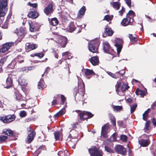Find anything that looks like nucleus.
<instances>
[{"instance_id":"72a5a7b5","label":"nucleus","mask_w":156,"mask_h":156,"mask_svg":"<svg viewBox=\"0 0 156 156\" xmlns=\"http://www.w3.org/2000/svg\"><path fill=\"white\" fill-rule=\"evenodd\" d=\"M60 98V94H58L55 96L54 97L53 100L51 102V105H55L57 104V101L59 100Z\"/></svg>"},{"instance_id":"052dcab7","label":"nucleus","mask_w":156,"mask_h":156,"mask_svg":"<svg viewBox=\"0 0 156 156\" xmlns=\"http://www.w3.org/2000/svg\"><path fill=\"white\" fill-rule=\"evenodd\" d=\"M135 16V12L132 10H129L126 15V16L128 17H130L129 16Z\"/></svg>"},{"instance_id":"a211bd4d","label":"nucleus","mask_w":156,"mask_h":156,"mask_svg":"<svg viewBox=\"0 0 156 156\" xmlns=\"http://www.w3.org/2000/svg\"><path fill=\"white\" fill-rule=\"evenodd\" d=\"M36 135V133L34 131H32L27 136L26 140V142L27 144H30L34 140Z\"/></svg>"},{"instance_id":"680f3d73","label":"nucleus","mask_w":156,"mask_h":156,"mask_svg":"<svg viewBox=\"0 0 156 156\" xmlns=\"http://www.w3.org/2000/svg\"><path fill=\"white\" fill-rule=\"evenodd\" d=\"M118 73L119 74V78L121 76H123L125 73V71L123 69L122 70H120L119 72H116Z\"/></svg>"},{"instance_id":"c9c22d12","label":"nucleus","mask_w":156,"mask_h":156,"mask_svg":"<svg viewBox=\"0 0 156 156\" xmlns=\"http://www.w3.org/2000/svg\"><path fill=\"white\" fill-rule=\"evenodd\" d=\"M150 111V109H148L143 114V119L144 121H147L149 116L148 114Z\"/></svg>"},{"instance_id":"bf43d9fd","label":"nucleus","mask_w":156,"mask_h":156,"mask_svg":"<svg viewBox=\"0 0 156 156\" xmlns=\"http://www.w3.org/2000/svg\"><path fill=\"white\" fill-rule=\"evenodd\" d=\"M27 5L34 8H36L37 7V3H32L30 2H29L27 3Z\"/></svg>"},{"instance_id":"69168bd1","label":"nucleus","mask_w":156,"mask_h":156,"mask_svg":"<svg viewBox=\"0 0 156 156\" xmlns=\"http://www.w3.org/2000/svg\"><path fill=\"white\" fill-rule=\"evenodd\" d=\"M27 115V113L25 111H21L20 113V116L21 118L25 117Z\"/></svg>"},{"instance_id":"774afa93","label":"nucleus","mask_w":156,"mask_h":156,"mask_svg":"<svg viewBox=\"0 0 156 156\" xmlns=\"http://www.w3.org/2000/svg\"><path fill=\"white\" fill-rule=\"evenodd\" d=\"M125 8L123 6L122 7V9L119 11V12L120 13V14L121 16L123 15V13L125 12Z\"/></svg>"},{"instance_id":"7c9ffc66","label":"nucleus","mask_w":156,"mask_h":156,"mask_svg":"<svg viewBox=\"0 0 156 156\" xmlns=\"http://www.w3.org/2000/svg\"><path fill=\"white\" fill-rule=\"evenodd\" d=\"M109 116L110 120L111 121V122L112 123L113 126H116V119L115 118L114 115L111 113L109 114Z\"/></svg>"},{"instance_id":"5fc2aeb1","label":"nucleus","mask_w":156,"mask_h":156,"mask_svg":"<svg viewBox=\"0 0 156 156\" xmlns=\"http://www.w3.org/2000/svg\"><path fill=\"white\" fill-rule=\"evenodd\" d=\"M137 107V104H135L132 105L131 106L130 112L131 113H133L135 110L136 108Z\"/></svg>"},{"instance_id":"c85d7f7f","label":"nucleus","mask_w":156,"mask_h":156,"mask_svg":"<svg viewBox=\"0 0 156 156\" xmlns=\"http://www.w3.org/2000/svg\"><path fill=\"white\" fill-rule=\"evenodd\" d=\"M48 20L50 24L53 26H56L58 24L59 22L57 19L55 17L52 18L51 19L48 18Z\"/></svg>"},{"instance_id":"f257e3e1","label":"nucleus","mask_w":156,"mask_h":156,"mask_svg":"<svg viewBox=\"0 0 156 156\" xmlns=\"http://www.w3.org/2000/svg\"><path fill=\"white\" fill-rule=\"evenodd\" d=\"M80 88L79 90L78 88L76 87H75L73 90V94L75 98L78 92H79L80 94L79 98V101L82 100L83 99V96L85 94V87L84 83L82 80V83L80 84Z\"/></svg>"},{"instance_id":"c03bdc74","label":"nucleus","mask_w":156,"mask_h":156,"mask_svg":"<svg viewBox=\"0 0 156 156\" xmlns=\"http://www.w3.org/2000/svg\"><path fill=\"white\" fill-rule=\"evenodd\" d=\"M8 139V137L5 135L0 136V144L5 142Z\"/></svg>"},{"instance_id":"37998d69","label":"nucleus","mask_w":156,"mask_h":156,"mask_svg":"<svg viewBox=\"0 0 156 156\" xmlns=\"http://www.w3.org/2000/svg\"><path fill=\"white\" fill-rule=\"evenodd\" d=\"M151 122L150 120L147 121L145 125V127L144 128V129L147 130L149 131L150 130V124Z\"/></svg>"},{"instance_id":"de8ad7c7","label":"nucleus","mask_w":156,"mask_h":156,"mask_svg":"<svg viewBox=\"0 0 156 156\" xmlns=\"http://www.w3.org/2000/svg\"><path fill=\"white\" fill-rule=\"evenodd\" d=\"M112 18H113V16L111 17V16L108 15H105L104 16L103 20H105L108 22H109V21L112 20Z\"/></svg>"},{"instance_id":"f3484780","label":"nucleus","mask_w":156,"mask_h":156,"mask_svg":"<svg viewBox=\"0 0 156 156\" xmlns=\"http://www.w3.org/2000/svg\"><path fill=\"white\" fill-rule=\"evenodd\" d=\"M14 45L12 42L6 43L2 45L0 49V52L3 53L7 51L11 46Z\"/></svg>"},{"instance_id":"2f4dec72","label":"nucleus","mask_w":156,"mask_h":156,"mask_svg":"<svg viewBox=\"0 0 156 156\" xmlns=\"http://www.w3.org/2000/svg\"><path fill=\"white\" fill-rule=\"evenodd\" d=\"M55 138L56 140H58L62 136V133L60 131H55L54 133Z\"/></svg>"},{"instance_id":"a878e982","label":"nucleus","mask_w":156,"mask_h":156,"mask_svg":"<svg viewBox=\"0 0 156 156\" xmlns=\"http://www.w3.org/2000/svg\"><path fill=\"white\" fill-rule=\"evenodd\" d=\"M46 87L44 82L42 78H41L38 83L37 87L38 89L43 90Z\"/></svg>"},{"instance_id":"6e6552de","label":"nucleus","mask_w":156,"mask_h":156,"mask_svg":"<svg viewBox=\"0 0 156 156\" xmlns=\"http://www.w3.org/2000/svg\"><path fill=\"white\" fill-rule=\"evenodd\" d=\"M16 118V116L14 114L4 115L3 116H0V120L4 123L9 124L13 122Z\"/></svg>"},{"instance_id":"bb28decb","label":"nucleus","mask_w":156,"mask_h":156,"mask_svg":"<svg viewBox=\"0 0 156 156\" xmlns=\"http://www.w3.org/2000/svg\"><path fill=\"white\" fill-rule=\"evenodd\" d=\"M58 43L62 48L66 47L68 42L67 38L66 37H62L60 41H58Z\"/></svg>"},{"instance_id":"49530a36","label":"nucleus","mask_w":156,"mask_h":156,"mask_svg":"<svg viewBox=\"0 0 156 156\" xmlns=\"http://www.w3.org/2000/svg\"><path fill=\"white\" fill-rule=\"evenodd\" d=\"M123 42V41L122 39L119 38H117L115 40V45H117V44L122 45Z\"/></svg>"},{"instance_id":"b1692460","label":"nucleus","mask_w":156,"mask_h":156,"mask_svg":"<svg viewBox=\"0 0 156 156\" xmlns=\"http://www.w3.org/2000/svg\"><path fill=\"white\" fill-rule=\"evenodd\" d=\"M89 61L93 66L98 65L99 63V58L97 56L92 57Z\"/></svg>"},{"instance_id":"f8f14e48","label":"nucleus","mask_w":156,"mask_h":156,"mask_svg":"<svg viewBox=\"0 0 156 156\" xmlns=\"http://www.w3.org/2000/svg\"><path fill=\"white\" fill-rule=\"evenodd\" d=\"M88 151L91 156H103L102 151L99 150L96 147L89 149Z\"/></svg>"},{"instance_id":"ea45409f","label":"nucleus","mask_w":156,"mask_h":156,"mask_svg":"<svg viewBox=\"0 0 156 156\" xmlns=\"http://www.w3.org/2000/svg\"><path fill=\"white\" fill-rule=\"evenodd\" d=\"M70 53H69L68 51H66V52H63L62 53V56H65V60H66L67 59H69L71 58L72 56L70 55Z\"/></svg>"},{"instance_id":"e433bc0d","label":"nucleus","mask_w":156,"mask_h":156,"mask_svg":"<svg viewBox=\"0 0 156 156\" xmlns=\"http://www.w3.org/2000/svg\"><path fill=\"white\" fill-rule=\"evenodd\" d=\"M59 156H68L69 154V153L67 150L59 151L58 153Z\"/></svg>"},{"instance_id":"e2e57ef3","label":"nucleus","mask_w":156,"mask_h":156,"mask_svg":"<svg viewBox=\"0 0 156 156\" xmlns=\"http://www.w3.org/2000/svg\"><path fill=\"white\" fill-rule=\"evenodd\" d=\"M126 3L127 5L128 6L131 8V0H124Z\"/></svg>"},{"instance_id":"423d86ee","label":"nucleus","mask_w":156,"mask_h":156,"mask_svg":"<svg viewBox=\"0 0 156 156\" xmlns=\"http://www.w3.org/2000/svg\"><path fill=\"white\" fill-rule=\"evenodd\" d=\"M14 32L18 37V39L16 41L17 43L20 42L27 34L26 29L23 27L20 28V29L17 28Z\"/></svg>"},{"instance_id":"4d7b16f0","label":"nucleus","mask_w":156,"mask_h":156,"mask_svg":"<svg viewBox=\"0 0 156 156\" xmlns=\"http://www.w3.org/2000/svg\"><path fill=\"white\" fill-rule=\"evenodd\" d=\"M105 149L107 152L111 153H114V151L110 148L107 146H105Z\"/></svg>"},{"instance_id":"c756f323","label":"nucleus","mask_w":156,"mask_h":156,"mask_svg":"<svg viewBox=\"0 0 156 156\" xmlns=\"http://www.w3.org/2000/svg\"><path fill=\"white\" fill-rule=\"evenodd\" d=\"M110 4L113 8L116 10H119L121 4L119 2H111Z\"/></svg>"},{"instance_id":"338daca9","label":"nucleus","mask_w":156,"mask_h":156,"mask_svg":"<svg viewBox=\"0 0 156 156\" xmlns=\"http://www.w3.org/2000/svg\"><path fill=\"white\" fill-rule=\"evenodd\" d=\"M31 69L28 68H27L26 67H23L20 69V72H28L29 70H30Z\"/></svg>"},{"instance_id":"9d476101","label":"nucleus","mask_w":156,"mask_h":156,"mask_svg":"<svg viewBox=\"0 0 156 156\" xmlns=\"http://www.w3.org/2000/svg\"><path fill=\"white\" fill-rule=\"evenodd\" d=\"M12 96L15 100L18 101L24 100L23 97L17 89L14 88L12 91Z\"/></svg>"},{"instance_id":"4468645a","label":"nucleus","mask_w":156,"mask_h":156,"mask_svg":"<svg viewBox=\"0 0 156 156\" xmlns=\"http://www.w3.org/2000/svg\"><path fill=\"white\" fill-rule=\"evenodd\" d=\"M134 21V19L130 17L126 16L121 21V23L123 26H126L128 25H132V23Z\"/></svg>"},{"instance_id":"393cba45","label":"nucleus","mask_w":156,"mask_h":156,"mask_svg":"<svg viewBox=\"0 0 156 156\" xmlns=\"http://www.w3.org/2000/svg\"><path fill=\"white\" fill-rule=\"evenodd\" d=\"M128 37L130 40L131 44H135L138 39L137 35L135 34L133 35L131 34H129Z\"/></svg>"},{"instance_id":"9b49d317","label":"nucleus","mask_w":156,"mask_h":156,"mask_svg":"<svg viewBox=\"0 0 156 156\" xmlns=\"http://www.w3.org/2000/svg\"><path fill=\"white\" fill-rule=\"evenodd\" d=\"M54 3L51 2L45 7L44 9V12L47 16H50L54 12L53 8Z\"/></svg>"},{"instance_id":"58836bf2","label":"nucleus","mask_w":156,"mask_h":156,"mask_svg":"<svg viewBox=\"0 0 156 156\" xmlns=\"http://www.w3.org/2000/svg\"><path fill=\"white\" fill-rule=\"evenodd\" d=\"M107 74L112 77L117 79L119 78V74L118 73L116 72L115 73H113L111 72L108 71L107 72Z\"/></svg>"},{"instance_id":"603ef678","label":"nucleus","mask_w":156,"mask_h":156,"mask_svg":"<svg viewBox=\"0 0 156 156\" xmlns=\"http://www.w3.org/2000/svg\"><path fill=\"white\" fill-rule=\"evenodd\" d=\"M60 97L61 100V104L63 105L66 100V98L65 96L62 94H60Z\"/></svg>"},{"instance_id":"4be33fe9","label":"nucleus","mask_w":156,"mask_h":156,"mask_svg":"<svg viewBox=\"0 0 156 156\" xmlns=\"http://www.w3.org/2000/svg\"><path fill=\"white\" fill-rule=\"evenodd\" d=\"M86 10V7L83 6L79 10L77 14V18L78 19H81L84 16L85 11Z\"/></svg>"},{"instance_id":"cd10ccee","label":"nucleus","mask_w":156,"mask_h":156,"mask_svg":"<svg viewBox=\"0 0 156 156\" xmlns=\"http://www.w3.org/2000/svg\"><path fill=\"white\" fill-rule=\"evenodd\" d=\"M6 85L5 88L8 89L11 87L13 85V80L12 78L9 76L6 80Z\"/></svg>"},{"instance_id":"473e14b6","label":"nucleus","mask_w":156,"mask_h":156,"mask_svg":"<svg viewBox=\"0 0 156 156\" xmlns=\"http://www.w3.org/2000/svg\"><path fill=\"white\" fill-rule=\"evenodd\" d=\"M135 93L137 95H140L141 97H144L145 95V93L144 90H140L138 88L136 90Z\"/></svg>"},{"instance_id":"2eb2a0df","label":"nucleus","mask_w":156,"mask_h":156,"mask_svg":"<svg viewBox=\"0 0 156 156\" xmlns=\"http://www.w3.org/2000/svg\"><path fill=\"white\" fill-rule=\"evenodd\" d=\"M18 83L21 86L22 90L23 91H25L26 87L27 84L26 80L23 77H20L19 79Z\"/></svg>"},{"instance_id":"aec40b11","label":"nucleus","mask_w":156,"mask_h":156,"mask_svg":"<svg viewBox=\"0 0 156 156\" xmlns=\"http://www.w3.org/2000/svg\"><path fill=\"white\" fill-rule=\"evenodd\" d=\"M39 13L35 10L30 11L27 15V17L33 19L37 18L39 16Z\"/></svg>"},{"instance_id":"0eeeda50","label":"nucleus","mask_w":156,"mask_h":156,"mask_svg":"<svg viewBox=\"0 0 156 156\" xmlns=\"http://www.w3.org/2000/svg\"><path fill=\"white\" fill-rule=\"evenodd\" d=\"M86 27L85 24L77 26L76 27L74 23L73 22H71L70 23L68 26V30L70 32H72L75 30H76V33L77 34L80 32L81 31V30L84 28Z\"/></svg>"},{"instance_id":"5701e85b","label":"nucleus","mask_w":156,"mask_h":156,"mask_svg":"<svg viewBox=\"0 0 156 156\" xmlns=\"http://www.w3.org/2000/svg\"><path fill=\"white\" fill-rule=\"evenodd\" d=\"M26 46V49L28 51L35 49L38 47L37 44H30L29 43H27Z\"/></svg>"},{"instance_id":"dca6fc26","label":"nucleus","mask_w":156,"mask_h":156,"mask_svg":"<svg viewBox=\"0 0 156 156\" xmlns=\"http://www.w3.org/2000/svg\"><path fill=\"white\" fill-rule=\"evenodd\" d=\"M104 29V33L102 34L103 37L107 36L111 37L113 35L114 32L111 27H105Z\"/></svg>"},{"instance_id":"39448f33","label":"nucleus","mask_w":156,"mask_h":156,"mask_svg":"<svg viewBox=\"0 0 156 156\" xmlns=\"http://www.w3.org/2000/svg\"><path fill=\"white\" fill-rule=\"evenodd\" d=\"M103 50L104 52L110 54V58H108V60L112 59L113 58L114 51V50L112 49L109 43L107 42H105L103 43Z\"/></svg>"},{"instance_id":"3c124183","label":"nucleus","mask_w":156,"mask_h":156,"mask_svg":"<svg viewBox=\"0 0 156 156\" xmlns=\"http://www.w3.org/2000/svg\"><path fill=\"white\" fill-rule=\"evenodd\" d=\"M115 46L117 48V54H119L122 48V45L117 44V45H115Z\"/></svg>"},{"instance_id":"0e129e2a","label":"nucleus","mask_w":156,"mask_h":156,"mask_svg":"<svg viewBox=\"0 0 156 156\" xmlns=\"http://www.w3.org/2000/svg\"><path fill=\"white\" fill-rule=\"evenodd\" d=\"M109 126L106 124H105L102 127L101 130L108 131Z\"/></svg>"},{"instance_id":"f03ea898","label":"nucleus","mask_w":156,"mask_h":156,"mask_svg":"<svg viewBox=\"0 0 156 156\" xmlns=\"http://www.w3.org/2000/svg\"><path fill=\"white\" fill-rule=\"evenodd\" d=\"M9 0H0V17H4L8 9Z\"/></svg>"},{"instance_id":"79ce46f5","label":"nucleus","mask_w":156,"mask_h":156,"mask_svg":"<svg viewBox=\"0 0 156 156\" xmlns=\"http://www.w3.org/2000/svg\"><path fill=\"white\" fill-rule=\"evenodd\" d=\"M84 73L86 75H90L93 74H95V73L93 70L88 69H86Z\"/></svg>"},{"instance_id":"1a4fd4ad","label":"nucleus","mask_w":156,"mask_h":156,"mask_svg":"<svg viewBox=\"0 0 156 156\" xmlns=\"http://www.w3.org/2000/svg\"><path fill=\"white\" fill-rule=\"evenodd\" d=\"M116 152L122 156H126L127 154V149L122 145H118L115 146L114 148Z\"/></svg>"},{"instance_id":"7ed1b4c3","label":"nucleus","mask_w":156,"mask_h":156,"mask_svg":"<svg viewBox=\"0 0 156 156\" xmlns=\"http://www.w3.org/2000/svg\"><path fill=\"white\" fill-rule=\"evenodd\" d=\"M100 43L98 40L91 41L88 43V48L89 51L93 53H98Z\"/></svg>"},{"instance_id":"ddd939ff","label":"nucleus","mask_w":156,"mask_h":156,"mask_svg":"<svg viewBox=\"0 0 156 156\" xmlns=\"http://www.w3.org/2000/svg\"><path fill=\"white\" fill-rule=\"evenodd\" d=\"M121 85V83H119L116 86V90L118 93L120 91V90H121L122 92H124L129 87L128 85L127 84L123 83L122 85Z\"/></svg>"},{"instance_id":"864d4df0","label":"nucleus","mask_w":156,"mask_h":156,"mask_svg":"<svg viewBox=\"0 0 156 156\" xmlns=\"http://www.w3.org/2000/svg\"><path fill=\"white\" fill-rule=\"evenodd\" d=\"M101 135L104 138H108V131L101 130Z\"/></svg>"},{"instance_id":"20e7f679","label":"nucleus","mask_w":156,"mask_h":156,"mask_svg":"<svg viewBox=\"0 0 156 156\" xmlns=\"http://www.w3.org/2000/svg\"><path fill=\"white\" fill-rule=\"evenodd\" d=\"M75 111L77 113L80 112L78 113V115L80 117V119L82 121L90 119L94 115L91 112H89L81 111L80 110H76Z\"/></svg>"},{"instance_id":"4c0bfd02","label":"nucleus","mask_w":156,"mask_h":156,"mask_svg":"<svg viewBox=\"0 0 156 156\" xmlns=\"http://www.w3.org/2000/svg\"><path fill=\"white\" fill-rule=\"evenodd\" d=\"M113 110L115 112H119L123 110V108L122 106H115L114 105L112 107Z\"/></svg>"},{"instance_id":"a19ab883","label":"nucleus","mask_w":156,"mask_h":156,"mask_svg":"<svg viewBox=\"0 0 156 156\" xmlns=\"http://www.w3.org/2000/svg\"><path fill=\"white\" fill-rule=\"evenodd\" d=\"M65 114V112L63 110H61L58 113L54 115V117L56 118H57Z\"/></svg>"},{"instance_id":"13d9d810","label":"nucleus","mask_w":156,"mask_h":156,"mask_svg":"<svg viewBox=\"0 0 156 156\" xmlns=\"http://www.w3.org/2000/svg\"><path fill=\"white\" fill-rule=\"evenodd\" d=\"M17 62L19 63H22L24 62V59L23 57L20 56H18L17 57Z\"/></svg>"},{"instance_id":"412c9836","label":"nucleus","mask_w":156,"mask_h":156,"mask_svg":"<svg viewBox=\"0 0 156 156\" xmlns=\"http://www.w3.org/2000/svg\"><path fill=\"white\" fill-rule=\"evenodd\" d=\"M28 23L30 26V31L31 32H35L38 31L39 28L37 27V24L33 23L31 21H29Z\"/></svg>"},{"instance_id":"09e8293b","label":"nucleus","mask_w":156,"mask_h":156,"mask_svg":"<svg viewBox=\"0 0 156 156\" xmlns=\"http://www.w3.org/2000/svg\"><path fill=\"white\" fill-rule=\"evenodd\" d=\"M73 139H72L71 140L69 139L68 142V144L69 145L70 147L73 148V147L75 146V142H73Z\"/></svg>"},{"instance_id":"a18cd8bd","label":"nucleus","mask_w":156,"mask_h":156,"mask_svg":"<svg viewBox=\"0 0 156 156\" xmlns=\"http://www.w3.org/2000/svg\"><path fill=\"white\" fill-rule=\"evenodd\" d=\"M12 15V12L11 10H10L9 12V13L6 17V19L5 21L7 22L8 23H9L10 20L11 19V17Z\"/></svg>"},{"instance_id":"6e6d98bb","label":"nucleus","mask_w":156,"mask_h":156,"mask_svg":"<svg viewBox=\"0 0 156 156\" xmlns=\"http://www.w3.org/2000/svg\"><path fill=\"white\" fill-rule=\"evenodd\" d=\"M8 23L5 21L3 23L0 24V27L3 29H7L8 28Z\"/></svg>"},{"instance_id":"8fccbe9b","label":"nucleus","mask_w":156,"mask_h":156,"mask_svg":"<svg viewBox=\"0 0 156 156\" xmlns=\"http://www.w3.org/2000/svg\"><path fill=\"white\" fill-rule=\"evenodd\" d=\"M127 136L124 135H122L120 137V140L124 142L127 141Z\"/></svg>"},{"instance_id":"6ab92c4d","label":"nucleus","mask_w":156,"mask_h":156,"mask_svg":"<svg viewBox=\"0 0 156 156\" xmlns=\"http://www.w3.org/2000/svg\"><path fill=\"white\" fill-rule=\"evenodd\" d=\"M2 133L5 135L10 136H15V134L13 131L10 129H3L2 131Z\"/></svg>"},{"instance_id":"f704fd0d","label":"nucleus","mask_w":156,"mask_h":156,"mask_svg":"<svg viewBox=\"0 0 156 156\" xmlns=\"http://www.w3.org/2000/svg\"><path fill=\"white\" fill-rule=\"evenodd\" d=\"M140 145L143 147H146L149 144V140H147L142 139L140 143Z\"/></svg>"}]
</instances>
